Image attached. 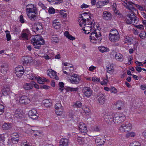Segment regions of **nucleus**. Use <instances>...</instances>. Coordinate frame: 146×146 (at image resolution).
<instances>
[{"label":"nucleus","instance_id":"obj_32","mask_svg":"<svg viewBox=\"0 0 146 146\" xmlns=\"http://www.w3.org/2000/svg\"><path fill=\"white\" fill-rule=\"evenodd\" d=\"M64 89L67 92H72L77 91L78 90V88H73L65 86H64Z\"/></svg>","mask_w":146,"mask_h":146},{"label":"nucleus","instance_id":"obj_26","mask_svg":"<svg viewBox=\"0 0 146 146\" xmlns=\"http://www.w3.org/2000/svg\"><path fill=\"white\" fill-rule=\"evenodd\" d=\"M43 28L42 24L39 23H36L34 26V29L36 31H39L41 32L43 29Z\"/></svg>","mask_w":146,"mask_h":146},{"label":"nucleus","instance_id":"obj_11","mask_svg":"<svg viewBox=\"0 0 146 146\" xmlns=\"http://www.w3.org/2000/svg\"><path fill=\"white\" fill-rule=\"evenodd\" d=\"M22 61L24 65L29 64L30 65L33 64V60L32 58L29 56H23L22 58Z\"/></svg>","mask_w":146,"mask_h":146},{"label":"nucleus","instance_id":"obj_16","mask_svg":"<svg viewBox=\"0 0 146 146\" xmlns=\"http://www.w3.org/2000/svg\"><path fill=\"white\" fill-rule=\"evenodd\" d=\"M79 130L81 133L84 134L86 133L87 132V127L85 124L82 122L80 123L79 125Z\"/></svg>","mask_w":146,"mask_h":146},{"label":"nucleus","instance_id":"obj_64","mask_svg":"<svg viewBox=\"0 0 146 146\" xmlns=\"http://www.w3.org/2000/svg\"><path fill=\"white\" fill-rule=\"evenodd\" d=\"M52 56L51 55L49 54H48L45 55L44 56V57L46 59H48L50 58Z\"/></svg>","mask_w":146,"mask_h":146},{"label":"nucleus","instance_id":"obj_13","mask_svg":"<svg viewBox=\"0 0 146 146\" xmlns=\"http://www.w3.org/2000/svg\"><path fill=\"white\" fill-rule=\"evenodd\" d=\"M82 92L87 97H90L92 95V91L89 87H84L82 89Z\"/></svg>","mask_w":146,"mask_h":146},{"label":"nucleus","instance_id":"obj_7","mask_svg":"<svg viewBox=\"0 0 146 146\" xmlns=\"http://www.w3.org/2000/svg\"><path fill=\"white\" fill-rule=\"evenodd\" d=\"M125 115L122 113H116L113 115V123L118 125L123 122L125 119Z\"/></svg>","mask_w":146,"mask_h":146},{"label":"nucleus","instance_id":"obj_8","mask_svg":"<svg viewBox=\"0 0 146 146\" xmlns=\"http://www.w3.org/2000/svg\"><path fill=\"white\" fill-rule=\"evenodd\" d=\"M15 100L17 102L21 104H28L31 102L30 100L26 96H20L18 95L16 96Z\"/></svg>","mask_w":146,"mask_h":146},{"label":"nucleus","instance_id":"obj_54","mask_svg":"<svg viewBox=\"0 0 146 146\" xmlns=\"http://www.w3.org/2000/svg\"><path fill=\"white\" fill-rule=\"evenodd\" d=\"M83 110L84 111L85 113L90 112V109L86 107H84L82 108Z\"/></svg>","mask_w":146,"mask_h":146},{"label":"nucleus","instance_id":"obj_6","mask_svg":"<svg viewBox=\"0 0 146 146\" xmlns=\"http://www.w3.org/2000/svg\"><path fill=\"white\" fill-rule=\"evenodd\" d=\"M109 38L110 40L112 42L118 41L120 38V35L118 31L115 29H111L109 34Z\"/></svg>","mask_w":146,"mask_h":146},{"label":"nucleus","instance_id":"obj_37","mask_svg":"<svg viewBox=\"0 0 146 146\" xmlns=\"http://www.w3.org/2000/svg\"><path fill=\"white\" fill-rule=\"evenodd\" d=\"M115 57L116 60L118 61L121 62L123 60V56L119 53L116 54Z\"/></svg>","mask_w":146,"mask_h":146},{"label":"nucleus","instance_id":"obj_21","mask_svg":"<svg viewBox=\"0 0 146 146\" xmlns=\"http://www.w3.org/2000/svg\"><path fill=\"white\" fill-rule=\"evenodd\" d=\"M37 111L35 109H32L29 110L28 112V115L29 116H34V119H36L37 118V116L36 115Z\"/></svg>","mask_w":146,"mask_h":146},{"label":"nucleus","instance_id":"obj_38","mask_svg":"<svg viewBox=\"0 0 146 146\" xmlns=\"http://www.w3.org/2000/svg\"><path fill=\"white\" fill-rule=\"evenodd\" d=\"M98 49L102 53L109 51V49L108 48L103 46H99L98 47Z\"/></svg>","mask_w":146,"mask_h":146},{"label":"nucleus","instance_id":"obj_50","mask_svg":"<svg viewBox=\"0 0 146 146\" xmlns=\"http://www.w3.org/2000/svg\"><path fill=\"white\" fill-rule=\"evenodd\" d=\"M110 92L111 93H113L114 94L117 93V90L113 87H111L110 88Z\"/></svg>","mask_w":146,"mask_h":146},{"label":"nucleus","instance_id":"obj_15","mask_svg":"<svg viewBox=\"0 0 146 146\" xmlns=\"http://www.w3.org/2000/svg\"><path fill=\"white\" fill-rule=\"evenodd\" d=\"M8 69L7 65L5 63H0V72L3 73L5 74L6 73Z\"/></svg>","mask_w":146,"mask_h":146},{"label":"nucleus","instance_id":"obj_35","mask_svg":"<svg viewBox=\"0 0 146 146\" xmlns=\"http://www.w3.org/2000/svg\"><path fill=\"white\" fill-rule=\"evenodd\" d=\"M86 140V138L83 137H77V141L79 144L80 145H82L85 142V140Z\"/></svg>","mask_w":146,"mask_h":146},{"label":"nucleus","instance_id":"obj_10","mask_svg":"<svg viewBox=\"0 0 146 146\" xmlns=\"http://www.w3.org/2000/svg\"><path fill=\"white\" fill-rule=\"evenodd\" d=\"M48 76L52 78H54L56 80H59L58 77L57 76L56 72L52 69H49L47 71Z\"/></svg>","mask_w":146,"mask_h":146},{"label":"nucleus","instance_id":"obj_14","mask_svg":"<svg viewBox=\"0 0 146 146\" xmlns=\"http://www.w3.org/2000/svg\"><path fill=\"white\" fill-rule=\"evenodd\" d=\"M94 20H92V21H91L90 22H87L86 23H88L87 25L88 26L86 25L84 27L82 28V30L83 31H89L91 32L92 30V28L94 27V22H93Z\"/></svg>","mask_w":146,"mask_h":146},{"label":"nucleus","instance_id":"obj_63","mask_svg":"<svg viewBox=\"0 0 146 146\" xmlns=\"http://www.w3.org/2000/svg\"><path fill=\"white\" fill-rule=\"evenodd\" d=\"M67 13H64V22L68 21L69 20V17H68Z\"/></svg>","mask_w":146,"mask_h":146},{"label":"nucleus","instance_id":"obj_4","mask_svg":"<svg viewBox=\"0 0 146 146\" xmlns=\"http://www.w3.org/2000/svg\"><path fill=\"white\" fill-rule=\"evenodd\" d=\"M64 74H66V79L68 82H70L72 84H77L79 83L80 79L78 75L74 74L72 76L71 74L64 71Z\"/></svg>","mask_w":146,"mask_h":146},{"label":"nucleus","instance_id":"obj_36","mask_svg":"<svg viewBox=\"0 0 146 146\" xmlns=\"http://www.w3.org/2000/svg\"><path fill=\"white\" fill-rule=\"evenodd\" d=\"M64 36H65L67 38L70 40H74L75 39V37L70 35L68 32L67 31L64 32Z\"/></svg>","mask_w":146,"mask_h":146},{"label":"nucleus","instance_id":"obj_29","mask_svg":"<svg viewBox=\"0 0 146 146\" xmlns=\"http://www.w3.org/2000/svg\"><path fill=\"white\" fill-rule=\"evenodd\" d=\"M124 103L121 101H119L114 105V106L119 110L121 109V108L123 106Z\"/></svg>","mask_w":146,"mask_h":146},{"label":"nucleus","instance_id":"obj_62","mask_svg":"<svg viewBox=\"0 0 146 146\" xmlns=\"http://www.w3.org/2000/svg\"><path fill=\"white\" fill-rule=\"evenodd\" d=\"M19 20L21 23H24L25 22V20L24 19L23 16L22 15H21L20 17Z\"/></svg>","mask_w":146,"mask_h":146},{"label":"nucleus","instance_id":"obj_53","mask_svg":"<svg viewBox=\"0 0 146 146\" xmlns=\"http://www.w3.org/2000/svg\"><path fill=\"white\" fill-rule=\"evenodd\" d=\"M32 84L33 86L35 88L37 89H39L40 88L38 84L36 83L34 81L32 82Z\"/></svg>","mask_w":146,"mask_h":146},{"label":"nucleus","instance_id":"obj_55","mask_svg":"<svg viewBox=\"0 0 146 146\" xmlns=\"http://www.w3.org/2000/svg\"><path fill=\"white\" fill-rule=\"evenodd\" d=\"M135 135V133L133 132H131V133H128L126 134V135L127 137H133Z\"/></svg>","mask_w":146,"mask_h":146},{"label":"nucleus","instance_id":"obj_5","mask_svg":"<svg viewBox=\"0 0 146 146\" xmlns=\"http://www.w3.org/2000/svg\"><path fill=\"white\" fill-rule=\"evenodd\" d=\"M97 32L96 30L91 33L90 36V39L91 42L93 43L100 42L102 38L101 33L99 31Z\"/></svg>","mask_w":146,"mask_h":146},{"label":"nucleus","instance_id":"obj_47","mask_svg":"<svg viewBox=\"0 0 146 146\" xmlns=\"http://www.w3.org/2000/svg\"><path fill=\"white\" fill-rule=\"evenodd\" d=\"M52 42L53 43H57L59 42V40L56 36H53L51 39Z\"/></svg>","mask_w":146,"mask_h":146},{"label":"nucleus","instance_id":"obj_43","mask_svg":"<svg viewBox=\"0 0 146 146\" xmlns=\"http://www.w3.org/2000/svg\"><path fill=\"white\" fill-rule=\"evenodd\" d=\"M55 10L52 7H49L48 9V13L50 14H53L55 13Z\"/></svg>","mask_w":146,"mask_h":146},{"label":"nucleus","instance_id":"obj_58","mask_svg":"<svg viewBox=\"0 0 146 146\" xmlns=\"http://www.w3.org/2000/svg\"><path fill=\"white\" fill-rule=\"evenodd\" d=\"M69 143V140L68 139L64 138V146H68Z\"/></svg>","mask_w":146,"mask_h":146},{"label":"nucleus","instance_id":"obj_44","mask_svg":"<svg viewBox=\"0 0 146 146\" xmlns=\"http://www.w3.org/2000/svg\"><path fill=\"white\" fill-rule=\"evenodd\" d=\"M5 33H6V36L7 41L10 40L11 39V37L9 32L7 30L5 31Z\"/></svg>","mask_w":146,"mask_h":146},{"label":"nucleus","instance_id":"obj_45","mask_svg":"<svg viewBox=\"0 0 146 146\" xmlns=\"http://www.w3.org/2000/svg\"><path fill=\"white\" fill-rule=\"evenodd\" d=\"M55 113L58 116H61L63 113V110H55Z\"/></svg>","mask_w":146,"mask_h":146},{"label":"nucleus","instance_id":"obj_3","mask_svg":"<svg viewBox=\"0 0 146 146\" xmlns=\"http://www.w3.org/2000/svg\"><path fill=\"white\" fill-rule=\"evenodd\" d=\"M31 43L34 48L40 49L41 45L45 43V41L43 37L40 35H36L33 37L31 40Z\"/></svg>","mask_w":146,"mask_h":146},{"label":"nucleus","instance_id":"obj_39","mask_svg":"<svg viewBox=\"0 0 146 146\" xmlns=\"http://www.w3.org/2000/svg\"><path fill=\"white\" fill-rule=\"evenodd\" d=\"M11 127V125L10 123H4L2 126V128L4 130H8Z\"/></svg>","mask_w":146,"mask_h":146},{"label":"nucleus","instance_id":"obj_17","mask_svg":"<svg viewBox=\"0 0 146 146\" xmlns=\"http://www.w3.org/2000/svg\"><path fill=\"white\" fill-rule=\"evenodd\" d=\"M21 37L24 39L28 40L30 36V33L28 29H25L23 30L21 34Z\"/></svg>","mask_w":146,"mask_h":146},{"label":"nucleus","instance_id":"obj_46","mask_svg":"<svg viewBox=\"0 0 146 146\" xmlns=\"http://www.w3.org/2000/svg\"><path fill=\"white\" fill-rule=\"evenodd\" d=\"M56 12L57 13H59V15H61L62 17H64V10H63L56 9Z\"/></svg>","mask_w":146,"mask_h":146},{"label":"nucleus","instance_id":"obj_22","mask_svg":"<svg viewBox=\"0 0 146 146\" xmlns=\"http://www.w3.org/2000/svg\"><path fill=\"white\" fill-rule=\"evenodd\" d=\"M91 14L89 13L85 12L83 13L80 15H84V16L85 19H86V21L87 22H90L92 21V19L90 16Z\"/></svg>","mask_w":146,"mask_h":146},{"label":"nucleus","instance_id":"obj_23","mask_svg":"<svg viewBox=\"0 0 146 146\" xmlns=\"http://www.w3.org/2000/svg\"><path fill=\"white\" fill-rule=\"evenodd\" d=\"M36 80L37 82L40 84H44V82L48 81V80L44 77H40L39 76H37Z\"/></svg>","mask_w":146,"mask_h":146},{"label":"nucleus","instance_id":"obj_1","mask_svg":"<svg viewBox=\"0 0 146 146\" xmlns=\"http://www.w3.org/2000/svg\"><path fill=\"white\" fill-rule=\"evenodd\" d=\"M135 3L131 1H129L126 5V8L131 11V12L130 14H128L125 19L126 23L128 24H132L135 25L139 21V19L135 16L134 11L137 12V10L134 7Z\"/></svg>","mask_w":146,"mask_h":146},{"label":"nucleus","instance_id":"obj_51","mask_svg":"<svg viewBox=\"0 0 146 146\" xmlns=\"http://www.w3.org/2000/svg\"><path fill=\"white\" fill-rule=\"evenodd\" d=\"M40 88L41 89L48 90L50 89V87L46 85H43L40 86Z\"/></svg>","mask_w":146,"mask_h":146},{"label":"nucleus","instance_id":"obj_20","mask_svg":"<svg viewBox=\"0 0 146 146\" xmlns=\"http://www.w3.org/2000/svg\"><path fill=\"white\" fill-rule=\"evenodd\" d=\"M23 112L19 110H17L15 112V116L17 119H21L24 117Z\"/></svg>","mask_w":146,"mask_h":146},{"label":"nucleus","instance_id":"obj_42","mask_svg":"<svg viewBox=\"0 0 146 146\" xmlns=\"http://www.w3.org/2000/svg\"><path fill=\"white\" fill-rule=\"evenodd\" d=\"M55 110H62L63 109V107L62 106L61 104L60 103H57L55 106Z\"/></svg>","mask_w":146,"mask_h":146},{"label":"nucleus","instance_id":"obj_25","mask_svg":"<svg viewBox=\"0 0 146 146\" xmlns=\"http://www.w3.org/2000/svg\"><path fill=\"white\" fill-rule=\"evenodd\" d=\"M98 100L99 102L102 104H103L105 101L104 95L101 93H99L98 94Z\"/></svg>","mask_w":146,"mask_h":146},{"label":"nucleus","instance_id":"obj_59","mask_svg":"<svg viewBox=\"0 0 146 146\" xmlns=\"http://www.w3.org/2000/svg\"><path fill=\"white\" fill-rule=\"evenodd\" d=\"M39 6L43 9H45L46 8V6L42 2H39L38 3Z\"/></svg>","mask_w":146,"mask_h":146},{"label":"nucleus","instance_id":"obj_18","mask_svg":"<svg viewBox=\"0 0 146 146\" xmlns=\"http://www.w3.org/2000/svg\"><path fill=\"white\" fill-rule=\"evenodd\" d=\"M104 119L106 123L109 124H111L113 123V115H106L104 116Z\"/></svg>","mask_w":146,"mask_h":146},{"label":"nucleus","instance_id":"obj_49","mask_svg":"<svg viewBox=\"0 0 146 146\" xmlns=\"http://www.w3.org/2000/svg\"><path fill=\"white\" fill-rule=\"evenodd\" d=\"M139 36L141 38L143 39L146 37V32L145 31H143L139 34Z\"/></svg>","mask_w":146,"mask_h":146},{"label":"nucleus","instance_id":"obj_56","mask_svg":"<svg viewBox=\"0 0 146 146\" xmlns=\"http://www.w3.org/2000/svg\"><path fill=\"white\" fill-rule=\"evenodd\" d=\"M64 66H68V67H67L64 68V70H67V68H68L69 67L71 68L72 67V66L70 64V63L67 62L64 63Z\"/></svg>","mask_w":146,"mask_h":146},{"label":"nucleus","instance_id":"obj_33","mask_svg":"<svg viewBox=\"0 0 146 146\" xmlns=\"http://www.w3.org/2000/svg\"><path fill=\"white\" fill-rule=\"evenodd\" d=\"M43 105L46 107L49 108L52 106V104L50 101L48 99L44 100L42 102Z\"/></svg>","mask_w":146,"mask_h":146},{"label":"nucleus","instance_id":"obj_28","mask_svg":"<svg viewBox=\"0 0 146 146\" xmlns=\"http://www.w3.org/2000/svg\"><path fill=\"white\" fill-rule=\"evenodd\" d=\"M23 88L26 90H31L33 88V86L32 84V82L30 83L25 84L23 86Z\"/></svg>","mask_w":146,"mask_h":146},{"label":"nucleus","instance_id":"obj_41","mask_svg":"<svg viewBox=\"0 0 146 146\" xmlns=\"http://www.w3.org/2000/svg\"><path fill=\"white\" fill-rule=\"evenodd\" d=\"M82 106V104L79 101H77L73 104V106L74 108H80Z\"/></svg>","mask_w":146,"mask_h":146},{"label":"nucleus","instance_id":"obj_27","mask_svg":"<svg viewBox=\"0 0 146 146\" xmlns=\"http://www.w3.org/2000/svg\"><path fill=\"white\" fill-rule=\"evenodd\" d=\"M106 70L109 73L112 74L114 72L113 65L111 64L106 66Z\"/></svg>","mask_w":146,"mask_h":146},{"label":"nucleus","instance_id":"obj_60","mask_svg":"<svg viewBox=\"0 0 146 146\" xmlns=\"http://www.w3.org/2000/svg\"><path fill=\"white\" fill-rule=\"evenodd\" d=\"M37 76L36 75H32L29 76V79L33 80H36V78Z\"/></svg>","mask_w":146,"mask_h":146},{"label":"nucleus","instance_id":"obj_31","mask_svg":"<svg viewBox=\"0 0 146 146\" xmlns=\"http://www.w3.org/2000/svg\"><path fill=\"white\" fill-rule=\"evenodd\" d=\"M52 25L53 27L55 29H59L61 27L60 23L56 20H54L52 23Z\"/></svg>","mask_w":146,"mask_h":146},{"label":"nucleus","instance_id":"obj_40","mask_svg":"<svg viewBox=\"0 0 146 146\" xmlns=\"http://www.w3.org/2000/svg\"><path fill=\"white\" fill-rule=\"evenodd\" d=\"M58 90L61 92H63L64 90V84L62 82H59L58 83Z\"/></svg>","mask_w":146,"mask_h":146},{"label":"nucleus","instance_id":"obj_48","mask_svg":"<svg viewBox=\"0 0 146 146\" xmlns=\"http://www.w3.org/2000/svg\"><path fill=\"white\" fill-rule=\"evenodd\" d=\"M129 146H141V144L137 141H135L130 144Z\"/></svg>","mask_w":146,"mask_h":146},{"label":"nucleus","instance_id":"obj_2","mask_svg":"<svg viewBox=\"0 0 146 146\" xmlns=\"http://www.w3.org/2000/svg\"><path fill=\"white\" fill-rule=\"evenodd\" d=\"M26 12L28 18L33 20L36 17L37 10L36 6L33 4H29L26 6Z\"/></svg>","mask_w":146,"mask_h":146},{"label":"nucleus","instance_id":"obj_24","mask_svg":"<svg viewBox=\"0 0 146 146\" xmlns=\"http://www.w3.org/2000/svg\"><path fill=\"white\" fill-rule=\"evenodd\" d=\"M11 139L14 143H17L19 140V135L17 133H14L11 136Z\"/></svg>","mask_w":146,"mask_h":146},{"label":"nucleus","instance_id":"obj_12","mask_svg":"<svg viewBox=\"0 0 146 146\" xmlns=\"http://www.w3.org/2000/svg\"><path fill=\"white\" fill-rule=\"evenodd\" d=\"M15 74L18 77L21 76L24 72V68L21 66H18L15 68Z\"/></svg>","mask_w":146,"mask_h":146},{"label":"nucleus","instance_id":"obj_19","mask_svg":"<svg viewBox=\"0 0 146 146\" xmlns=\"http://www.w3.org/2000/svg\"><path fill=\"white\" fill-rule=\"evenodd\" d=\"M112 17V15L110 12L105 11L103 12V18L106 20H109Z\"/></svg>","mask_w":146,"mask_h":146},{"label":"nucleus","instance_id":"obj_34","mask_svg":"<svg viewBox=\"0 0 146 146\" xmlns=\"http://www.w3.org/2000/svg\"><path fill=\"white\" fill-rule=\"evenodd\" d=\"M81 17H79V18L82 19V20L79 22V25L81 27H82V26H86V19H84L83 16L82 15H80Z\"/></svg>","mask_w":146,"mask_h":146},{"label":"nucleus","instance_id":"obj_57","mask_svg":"<svg viewBox=\"0 0 146 146\" xmlns=\"http://www.w3.org/2000/svg\"><path fill=\"white\" fill-rule=\"evenodd\" d=\"M92 80L95 82H100V79L99 78L95 77H92Z\"/></svg>","mask_w":146,"mask_h":146},{"label":"nucleus","instance_id":"obj_30","mask_svg":"<svg viewBox=\"0 0 146 146\" xmlns=\"http://www.w3.org/2000/svg\"><path fill=\"white\" fill-rule=\"evenodd\" d=\"M105 139H101L98 137L95 140V142L98 143V145L101 146L104 144L105 143Z\"/></svg>","mask_w":146,"mask_h":146},{"label":"nucleus","instance_id":"obj_9","mask_svg":"<svg viewBox=\"0 0 146 146\" xmlns=\"http://www.w3.org/2000/svg\"><path fill=\"white\" fill-rule=\"evenodd\" d=\"M132 128V125L129 122L127 121L122 124L119 127V130L121 132H128Z\"/></svg>","mask_w":146,"mask_h":146},{"label":"nucleus","instance_id":"obj_52","mask_svg":"<svg viewBox=\"0 0 146 146\" xmlns=\"http://www.w3.org/2000/svg\"><path fill=\"white\" fill-rule=\"evenodd\" d=\"M4 107L2 104H0V115L2 114L4 112Z\"/></svg>","mask_w":146,"mask_h":146},{"label":"nucleus","instance_id":"obj_61","mask_svg":"<svg viewBox=\"0 0 146 146\" xmlns=\"http://www.w3.org/2000/svg\"><path fill=\"white\" fill-rule=\"evenodd\" d=\"M59 146H64V139H62L59 143Z\"/></svg>","mask_w":146,"mask_h":146}]
</instances>
